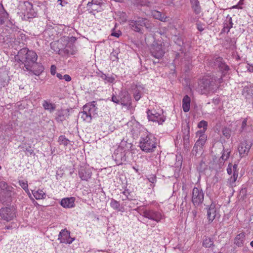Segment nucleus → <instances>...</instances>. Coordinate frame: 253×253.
<instances>
[{"mask_svg":"<svg viewBox=\"0 0 253 253\" xmlns=\"http://www.w3.org/2000/svg\"><path fill=\"white\" fill-rule=\"evenodd\" d=\"M45 9V5L40 2L37 1L34 6L31 2L28 1H21L18 6V14L23 20H27L29 18L36 17L39 10Z\"/></svg>","mask_w":253,"mask_h":253,"instance_id":"obj_1","label":"nucleus"},{"mask_svg":"<svg viewBox=\"0 0 253 253\" xmlns=\"http://www.w3.org/2000/svg\"><path fill=\"white\" fill-rule=\"evenodd\" d=\"M222 82V78L216 77L203 78L199 83V91L202 94L213 92L218 87V84Z\"/></svg>","mask_w":253,"mask_h":253,"instance_id":"obj_2","label":"nucleus"},{"mask_svg":"<svg viewBox=\"0 0 253 253\" xmlns=\"http://www.w3.org/2000/svg\"><path fill=\"white\" fill-rule=\"evenodd\" d=\"M14 58L15 61L24 64V69H30V65L37 61L38 56L35 51L30 50L27 48H23L19 51Z\"/></svg>","mask_w":253,"mask_h":253,"instance_id":"obj_3","label":"nucleus"},{"mask_svg":"<svg viewBox=\"0 0 253 253\" xmlns=\"http://www.w3.org/2000/svg\"><path fill=\"white\" fill-rule=\"evenodd\" d=\"M157 139L152 134H144L140 139L139 146L141 149L146 153L155 151L157 147Z\"/></svg>","mask_w":253,"mask_h":253,"instance_id":"obj_4","label":"nucleus"},{"mask_svg":"<svg viewBox=\"0 0 253 253\" xmlns=\"http://www.w3.org/2000/svg\"><path fill=\"white\" fill-rule=\"evenodd\" d=\"M1 218L7 222L12 220L15 217V209L13 206L7 207L0 210Z\"/></svg>","mask_w":253,"mask_h":253,"instance_id":"obj_5","label":"nucleus"},{"mask_svg":"<svg viewBox=\"0 0 253 253\" xmlns=\"http://www.w3.org/2000/svg\"><path fill=\"white\" fill-rule=\"evenodd\" d=\"M204 193L201 188L194 187L192 190V202L193 204L198 207L203 202Z\"/></svg>","mask_w":253,"mask_h":253,"instance_id":"obj_6","label":"nucleus"},{"mask_svg":"<svg viewBox=\"0 0 253 253\" xmlns=\"http://www.w3.org/2000/svg\"><path fill=\"white\" fill-rule=\"evenodd\" d=\"M141 214L145 217L157 222L162 218V215L160 212L151 209L142 210Z\"/></svg>","mask_w":253,"mask_h":253,"instance_id":"obj_7","label":"nucleus"},{"mask_svg":"<svg viewBox=\"0 0 253 253\" xmlns=\"http://www.w3.org/2000/svg\"><path fill=\"white\" fill-rule=\"evenodd\" d=\"M146 21H147L146 18L138 17L135 20H130L129 25L132 30L141 33L143 27L146 26Z\"/></svg>","mask_w":253,"mask_h":253,"instance_id":"obj_8","label":"nucleus"},{"mask_svg":"<svg viewBox=\"0 0 253 253\" xmlns=\"http://www.w3.org/2000/svg\"><path fill=\"white\" fill-rule=\"evenodd\" d=\"M150 52L152 56L156 59H160L164 56L165 51L163 50V46L162 44L155 43L153 44L150 48Z\"/></svg>","mask_w":253,"mask_h":253,"instance_id":"obj_9","label":"nucleus"},{"mask_svg":"<svg viewBox=\"0 0 253 253\" xmlns=\"http://www.w3.org/2000/svg\"><path fill=\"white\" fill-rule=\"evenodd\" d=\"M213 65L218 68L222 72V76H225L229 70V66L225 64L222 58L218 57L214 59Z\"/></svg>","mask_w":253,"mask_h":253,"instance_id":"obj_10","label":"nucleus"},{"mask_svg":"<svg viewBox=\"0 0 253 253\" xmlns=\"http://www.w3.org/2000/svg\"><path fill=\"white\" fill-rule=\"evenodd\" d=\"M147 113L148 119L150 121L157 123L158 125L162 124L165 121L163 116L159 113L156 112L155 111L148 110Z\"/></svg>","mask_w":253,"mask_h":253,"instance_id":"obj_11","label":"nucleus"},{"mask_svg":"<svg viewBox=\"0 0 253 253\" xmlns=\"http://www.w3.org/2000/svg\"><path fill=\"white\" fill-rule=\"evenodd\" d=\"M30 69H24V71H29L36 76H39L44 70L43 66L39 63L35 61L30 65Z\"/></svg>","mask_w":253,"mask_h":253,"instance_id":"obj_12","label":"nucleus"},{"mask_svg":"<svg viewBox=\"0 0 253 253\" xmlns=\"http://www.w3.org/2000/svg\"><path fill=\"white\" fill-rule=\"evenodd\" d=\"M60 243L65 244H71L74 240V238L70 237V232L66 229L62 230L58 236V239Z\"/></svg>","mask_w":253,"mask_h":253,"instance_id":"obj_13","label":"nucleus"},{"mask_svg":"<svg viewBox=\"0 0 253 253\" xmlns=\"http://www.w3.org/2000/svg\"><path fill=\"white\" fill-rule=\"evenodd\" d=\"M120 103L127 109L132 108L131 98L127 92H122L120 95Z\"/></svg>","mask_w":253,"mask_h":253,"instance_id":"obj_14","label":"nucleus"},{"mask_svg":"<svg viewBox=\"0 0 253 253\" xmlns=\"http://www.w3.org/2000/svg\"><path fill=\"white\" fill-rule=\"evenodd\" d=\"M55 115L56 121L59 123H61L67 118H68L70 115L69 110L68 109L57 110Z\"/></svg>","mask_w":253,"mask_h":253,"instance_id":"obj_15","label":"nucleus"},{"mask_svg":"<svg viewBox=\"0 0 253 253\" xmlns=\"http://www.w3.org/2000/svg\"><path fill=\"white\" fill-rule=\"evenodd\" d=\"M252 145V144L251 143L248 142L247 140H245L240 143L238 147V151L241 157L248 155Z\"/></svg>","mask_w":253,"mask_h":253,"instance_id":"obj_16","label":"nucleus"},{"mask_svg":"<svg viewBox=\"0 0 253 253\" xmlns=\"http://www.w3.org/2000/svg\"><path fill=\"white\" fill-rule=\"evenodd\" d=\"M88 108L87 106H84L83 111L80 112L79 116L84 121L89 123L90 122L92 119L91 115L93 113L90 112L89 109Z\"/></svg>","mask_w":253,"mask_h":253,"instance_id":"obj_17","label":"nucleus"},{"mask_svg":"<svg viewBox=\"0 0 253 253\" xmlns=\"http://www.w3.org/2000/svg\"><path fill=\"white\" fill-rule=\"evenodd\" d=\"M79 177L82 180L87 181L92 175V172L89 169L81 167L79 170Z\"/></svg>","mask_w":253,"mask_h":253,"instance_id":"obj_18","label":"nucleus"},{"mask_svg":"<svg viewBox=\"0 0 253 253\" xmlns=\"http://www.w3.org/2000/svg\"><path fill=\"white\" fill-rule=\"evenodd\" d=\"M119 151L115 152L113 157L115 158L116 163L117 165H121L124 164L126 161V157L125 151L118 153Z\"/></svg>","mask_w":253,"mask_h":253,"instance_id":"obj_19","label":"nucleus"},{"mask_svg":"<svg viewBox=\"0 0 253 253\" xmlns=\"http://www.w3.org/2000/svg\"><path fill=\"white\" fill-rule=\"evenodd\" d=\"M217 214L215 204L212 203L210 205L207 211V216L210 222H212Z\"/></svg>","mask_w":253,"mask_h":253,"instance_id":"obj_20","label":"nucleus"},{"mask_svg":"<svg viewBox=\"0 0 253 253\" xmlns=\"http://www.w3.org/2000/svg\"><path fill=\"white\" fill-rule=\"evenodd\" d=\"M75 198H65L61 201V205L65 208H72L75 207Z\"/></svg>","mask_w":253,"mask_h":253,"instance_id":"obj_21","label":"nucleus"},{"mask_svg":"<svg viewBox=\"0 0 253 253\" xmlns=\"http://www.w3.org/2000/svg\"><path fill=\"white\" fill-rule=\"evenodd\" d=\"M8 18V14L4 8L3 5L0 3V25L4 24Z\"/></svg>","mask_w":253,"mask_h":253,"instance_id":"obj_22","label":"nucleus"},{"mask_svg":"<svg viewBox=\"0 0 253 253\" xmlns=\"http://www.w3.org/2000/svg\"><path fill=\"white\" fill-rule=\"evenodd\" d=\"M42 106L45 110H47L50 113L54 111L56 107L55 104L51 103L49 101L46 100H43Z\"/></svg>","mask_w":253,"mask_h":253,"instance_id":"obj_23","label":"nucleus"},{"mask_svg":"<svg viewBox=\"0 0 253 253\" xmlns=\"http://www.w3.org/2000/svg\"><path fill=\"white\" fill-rule=\"evenodd\" d=\"M99 77L105 81V83H114L115 82V77L113 75H106L100 72L99 74Z\"/></svg>","mask_w":253,"mask_h":253,"instance_id":"obj_24","label":"nucleus"},{"mask_svg":"<svg viewBox=\"0 0 253 253\" xmlns=\"http://www.w3.org/2000/svg\"><path fill=\"white\" fill-rule=\"evenodd\" d=\"M192 10L195 14H199L201 12V7L198 0H190Z\"/></svg>","mask_w":253,"mask_h":253,"instance_id":"obj_25","label":"nucleus"},{"mask_svg":"<svg viewBox=\"0 0 253 253\" xmlns=\"http://www.w3.org/2000/svg\"><path fill=\"white\" fill-rule=\"evenodd\" d=\"M191 99L187 95L184 96L182 99V108L184 112L189 111Z\"/></svg>","mask_w":253,"mask_h":253,"instance_id":"obj_26","label":"nucleus"},{"mask_svg":"<svg viewBox=\"0 0 253 253\" xmlns=\"http://www.w3.org/2000/svg\"><path fill=\"white\" fill-rule=\"evenodd\" d=\"M242 93L247 98L253 99V86H245L243 89Z\"/></svg>","mask_w":253,"mask_h":253,"instance_id":"obj_27","label":"nucleus"},{"mask_svg":"<svg viewBox=\"0 0 253 253\" xmlns=\"http://www.w3.org/2000/svg\"><path fill=\"white\" fill-rule=\"evenodd\" d=\"M245 235L243 233L237 235L234 239V244L238 247H241L243 245Z\"/></svg>","mask_w":253,"mask_h":253,"instance_id":"obj_28","label":"nucleus"},{"mask_svg":"<svg viewBox=\"0 0 253 253\" xmlns=\"http://www.w3.org/2000/svg\"><path fill=\"white\" fill-rule=\"evenodd\" d=\"M32 193L37 200L44 199L45 197V193L41 189L32 190Z\"/></svg>","mask_w":253,"mask_h":253,"instance_id":"obj_29","label":"nucleus"},{"mask_svg":"<svg viewBox=\"0 0 253 253\" xmlns=\"http://www.w3.org/2000/svg\"><path fill=\"white\" fill-rule=\"evenodd\" d=\"M86 10L89 11V13H93V11H96L97 12L101 11V5L97 4H90L88 5H85Z\"/></svg>","mask_w":253,"mask_h":253,"instance_id":"obj_30","label":"nucleus"},{"mask_svg":"<svg viewBox=\"0 0 253 253\" xmlns=\"http://www.w3.org/2000/svg\"><path fill=\"white\" fill-rule=\"evenodd\" d=\"M152 15L154 18L160 20L161 21H165L167 18L165 14H163L161 12L157 10L152 11Z\"/></svg>","mask_w":253,"mask_h":253,"instance_id":"obj_31","label":"nucleus"},{"mask_svg":"<svg viewBox=\"0 0 253 253\" xmlns=\"http://www.w3.org/2000/svg\"><path fill=\"white\" fill-rule=\"evenodd\" d=\"M223 24L224 26L221 33L226 32L228 33L229 32L230 29L233 26V23L231 17H230L229 18V20L226 22H224Z\"/></svg>","mask_w":253,"mask_h":253,"instance_id":"obj_32","label":"nucleus"},{"mask_svg":"<svg viewBox=\"0 0 253 253\" xmlns=\"http://www.w3.org/2000/svg\"><path fill=\"white\" fill-rule=\"evenodd\" d=\"M230 153H231V151L229 150V149H225L223 148V151H222V156L220 157V158L219 159L220 161L221 160L220 163H222L223 164L224 161H225L229 158V157L230 156Z\"/></svg>","mask_w":253,"mask_h":253,"instance_id":"obj_33","label":"nucleus"},{"mask_svg":"<svg viewBox=\"0 0 253 253\" xmlns=\"http://www.w3.org/2000/svg\"><path fill=\"white\" fill-rule=\"evenodd\" d=\"M190 137V128L189 126H187L184 130L183 132V141L184 144L186 145L189 143Z\"/></svg>","mask_w":253,"mask_h":253,"instance_id":"obj_34","label":"nucleus"},{"mask_svg":"<svg viewBox=\"0 0 253 253\" xmlns=\"http://www.w3.org/2000/svg\"><path fill=\"white\" fill-rule=\"evenodd\" d=\"M101 0H83L82 1V3L81 4V6L84 7L85 5H88L89 6L90 4H97L101 5Z\"/></svg>","mask_w":253,"mask_h":253,"instance_id":"obj_35","label":"nucleus"},{"mask_svg":"<svg viewBox=\"0 0 253 253\" xmlns=\"http://www.w3.org/2000/svg\"><path fill=\"white\" fill-rule=\"evenodd\" d=\"M203 245L205 248H213L214 247L213 241L211 238L206 237L204 239Z\"/></svg>","mask_w":253,"mask_h":253,"instance_id":"obj_36","label":"nucleus"},{"mask_svg":"<svg viewBox=\"0 0 253 253\" xmlns=\"http://www.w3.org/2000/svg\"><path fill=\"white\" fill-rule=\"evenodd\" d=\"M207 136L206 135H202L200 136L199 139L195 143V145L200 146V149H202V147L205 144L207 140Z\"/></svg>","mask_w":253,"mask_h":253,"instance_id":"obj_37","label":"nucleus"},{"mask_svg":"<svg viewBox=\"0 0 253 253\" xmlns=\"http://www.w3.org/2000/svg\"><path fill=\"white\" fill-rule=\"evenodd\" d=\"M184 42L181 38H178L175 42V48H179V50L183 51Z\"/></svg>","mask_w":253,"mask_h":253,"instance_id":"obj_38","label":"nucleus"},{"mask_svg":"<svg viewBox=\"0 0 253 253\" xmlns=\"http://www.w3.org/2000/svg\"><path fill=\"white\" fill-rule=\"evenodd\" d=\"M143 88L140 86L136 87V89L134 93V98L136 101H138L141 96V89H143Z\"/></svg>","mask_w":253,"mask_h":253,"instance_id":"obj_39","label":"nucleus"},{"mask_svg":"<svg viewBox=\"0 0 253 253\" xmlns=\"http://www.w3.org/2000/svg\"><path fill=\"white\" fill-rule=\"evenodd\" d=\"M110 206L114 210H117L118 211H121V205L120 203L113 199H112L111 200Z\"/></svg>","mask_w":253,"mask_h":253,"instance_id":"obj_40","label":"nucleus"},{"mask_svg":"<svg viewBox=\"0 0 253 253\" xmlns=\"http://www.w3.org/2000/svg\"><path fill=\"white\" fill-rule=\"evenodd\" d=\"M238 175L234 173H233V175L231 176L230 178L228 179V182L231 187H233L234 185V183L237 180V179L238 178Z\"/></svg>","mask_w":253,"mask_h":253,"instance_id":"obj_41","label":"nucleus"},{"mask_svg":"<svg viewBox=\"0 0 253 253\" xmlns=\"http://www.w3.org/2000/svg\"><path fill=\"white\" fill-rule=\"evenodd\" d=\"M176 162L175 163V167H177L178 168H181L182 164V156L179 155H176Z\"/></svg>","mask_w":253,"mask_h":253,"instance_id":"obj_42","label":"nucleus"},{"mask_svg":"<svg viewBox=\"0 0 253 253\" xmlns=\"http://www.w3.org/2000/svg\"><path fill=\"white\" fill-rule=\"evenodd\" d=\"M58 141L60 144L67 146L69 143V140L65 136L61 135L59 137Z\"/></svg>","mask_w":253,"mask_h":253,"instance_id":"obj_43","label":"nucleus"},{"mask_svg":"<svg viewBox=\"0 0 253 253\" xmlns=\"http://www.w3.org/2000/svg\"><path fill=\"white\" fill-rule=\"evenodd\" d=\"M139 127L138 125H136L132 126L131 130V133L133 136H137L139 133Z\"/></svg>","mask_w":253,"mask_h":253,"instance_id":"obj_44","label":"nucleus"},{"mask_svg":"<svg viewBox=\"0 0 253 253\" xmlns=\"http://www.w3.org/2000/svg\"><path fill=\"white\" fill-rule=\"evenodd\" d=\"M223 135L227 139L229 138L231 136V130L229 128L224 127L222 129Z\"/></svg>","mask_w":253,"mask_h":253,"instance_id":"obj_45","label":"nucleus"},{"mask_svg":"<svg viewBox=\"0 0 253 253\" xmlns=\"http://www.w3.org/2000/svg\"><path fill=\"white\" fill-rule=\"evenodd\" d=\"M84 106H87L88 108V109H89L90 112H91L92 113H93L96 109V107H95V103L94 101L87 103Z\"/></svg>","mask_w":253,"mask_h":253,"instance_id":"obj_46","label":"nucleus"},{"mask_svg":"<svg viewBox=\"0 0 253 253\" xmlns=\"http://www.w3.org/2000/svg\"><path fill=\"white\" fill-rule=\"evenodd\" d=\"M208 126V123L205 121H201L198 123V127L199 128H203L204 130H207Z\"/></svg>","mask_w":253,"mask_h":253,"instance_id":"obj_47","label":"nucleus"},{"mask_svg":"<svg viewBox=\"0 0 253 253\" xmlns=\"http://www.w3.org/2000/svg\"><path fill=\"white\" fill-rule=\"evenodd\" d=\"M19 185L21 186V187L25 191H28V184L27 181H24L23 180H19Z\"/></svg>","mask_w":253,"mask_h":253,"instance_id":"obj_48","label":"nucleus"},{"mask_svg":"<svg viewBox=\"0 0 253 253\" xmlns=\"http://www.w3.org/2000/svg\"><path fill=\"white\" fill-rule=\"evenodd\" d=\"M149 3L148 0H136L135 4L141 6H145L147 5Z\"/></svg>","mask_w":253,"mask_h":253,"instance_id":"obj_49","label":"nucleus"},{"mask_svg":"<svg viewBox=\"0 0 253 253\" xmlns=\"http://www.w3.org/2000/svg\"><path fill=\"white\" fill-rule=\"evenodd\" d=\"M148 179L150 182L154 184L156 182V177L153 174H151L148 176Z\"/></svg>","mask_w":253,"mask_h":253,"instance_id":"obj_50","label":"nucleus"},{"mask_svg":"<svg viewBox=\"0 0 253 253\" xmlns=\"http://www.w3.org/2000/svg\"><path fill=\"white\" fill-rule=\"evenodd\" d=\"M17 37L18 40H19L20 41L19 42H23V41H24L26 39V35L22 33H20L18 34Z\"/></svg>","mask_w":253,"mask_h":253,"instance_id":"obj_51","label":"nucleus"},{"mask_svg":"<svg viewBox=\"0 0 253 253\" xmlns=\"http://www.w3.org/2000/svg\"><path fill=\"white\" fill-rule=\"evenodd\" d=\"M25 152L27 155H31L34 153V150L32 149V147L30 146H27L25 150H24Z\"/></svg>","mask_w":253,"mask_h":253,"instance_id":"obj_52","label":"nucleus"},{"mask_svg":"<svg viewBox=\"0 0 253 253\" xmlns=\"http://www.w3.org/2000/svg\"><path fill=\"white\" fill-rule=\"evenodd\" d=\"M8 186L7 183L4 181L0 182V188L1 190H4Z\"/></svg>","mask_w":253,"mask_h":253,"instance_id":"obj_53","label":"nucleus"},{"mask_svg":"<svg viewBox=\"0 0 253 253\" xmlns=\"http://www.w3.org/2000/svg\"><path fill=\"white\" fill-rule=\"evenodd\" d=\"M111 101L113 102L119 104L120 102V99H119L115 95H113L111 98Z\"/></svg>","mask_w":253,"mask_h":253,"instance_id":"obj_54","label":"nucleus"},{"mask_svg":"<svg viewBox=\"0 0 253 253\" xmlns=\"http://www.w3.org/2000/svg\"><path fill=\"white\" fill-rule=\"evenodd\" d=\"M13 189V188L12 187L8 185V186L6 189H5L4 190L7 192V195L11 196Z\"/></svg>","mask_w":253,"mask_h":253,"instance_id":"obj_55","label":"nucleus"},{"mask_svg":"<svg viewBox=\"0 0 253 253\" xmlns=\"http://www.w3.org/2000/svg\"><path fill=\"white\" fill-rule=\"evenodd\" d=\"M232 163H229L227 169V172L228 174L230 175L232 173Z\"/></svg>","mask_w":253,"mask_h":253,"instance_id":"obj_56","label":"nucleus"},{"mask_svg":"<svg viewBox=\"0 0 253 253\" xmlns=\"http://www.w3.org/2000/svg\"><path fill=\"white\" fill-rule=\"evenodd\" d=\"M110 59L113 61H117L118 60V57L116 56L115 53L112 52L110 54Z\"/></svg>","mask_w":253,"mask_h":253,"instance_id":"obj_57","label":"nucleus"},{"mask_svg":"<svg viewBox=\"0 0 253 253\" xmlns=\"http://www.w3.org/2000/svg\"><path fill=\"white\" fill-rule=\"evenodd\" d=\"M56 67L54 65H51V67H50L51 74L52 75H54L56 74Z\"/></svg>","mask_w":253,"mask_h":253,"instance_id":"obj_58","label":"nucleus"},{"mask_svg":"<svg viewBox=\"0 0 253 253\" xmlns=\"http://www.w3.org/2000/svg\"><path fill=\"white\" fill-rule=\"evenodd\" d=\"M247 118L244 119L242 123V126H241L242 130H244L245 127L247 126Z\"/></svg>","mask_w":253,"mask_h":253,"instance_id":"obj_59","label":"nucleus"},{"mask_svg":"<svg viewBox=\"0 0 253 253\" xmlns=\"http://www.w3.org/2000/svg\"><path fill=\"white\" fill-rule=\"evenodd\" d=\"M65 52L68 54L74 55L76 53V50L73 49L71 51H70L68 49V47H67L65 49Z\"/></svg>","mask_w":253,"mask_h":253,"instance_id":"obj_60","label":"nucleus"},{"mask_svg":"<svg viewBox=\"0 0 253 253\" xmlns=\"http://www.w3.org/2000/svg\"><path fill=\"white\" fill-rule=\"evenodd\" d=\"M63 79H64L66 82H70L71 81V77L69 75L66 74L63 76Z\"/></svg>","mask_w":253,"mask_h":253,"instance_id":"obj_61","label":"nucleus"},{"mask_svg":"<svg viewBox=\"0 0 253 253\" xmlns=\"http://www.w3.org/2000/svg\"><path fill=\"white\" fill-rule=\"evenodd\" d=\"M238 165L237 164L232 165V169L233 170V173H236L238 175V171L237 170Z\"/></svg>","mask_w":253,"mask_h":253,"instance_id":"obj_62","label":"nucleus"},{"mask_svg":"<svg viewBox=\"0 0 253 253\" xmlns=\"http://www.w3.org/2000/svg\"><path fill=\"white\" fill-rule=\"evenodd\" d=\"M206 130H204V129H203V130H199L197 132L196 135L197 136H202V135H205V132Z\"/></svg>","mask_w":253,"mask_h":253,"instance_id":"obj_63","label":"nucleus"},{"mask_svg":"<svg viewBox=\"0 0 253 253\" xmlns=\"http://www.w3.org/2000/svg\"><path fill=\"white\" fill-rule=\"evenodd\" d=\"M202 149H200V146H196V145H194V147H193V153L194 152H195L196 154L198 152V150H201Z\"/></svg>","mask_w":253,"mask_h":253,"instance_id":"obj_64","label":"nucleus"}]
</instances>
